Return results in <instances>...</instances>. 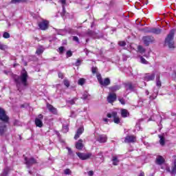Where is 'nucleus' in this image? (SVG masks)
I'll return each mask as SVG.
<instances>
[{
  "label": "nucleus",
  "mask_w": 176,
  "mask_h": 176,
  "mask_svg": "<svg viewBox=\"0 0 176 176\" xmlns=\"http://www.w3.org/2000/svg\"><path fill=\"white\" fill-rule=\"evenodd\" d=\"M125 144H131L133 142H137V138L133 135H128L125 137L124 141Z\"/></svg>",
  "instance_id": "obj_11"
},
{
  "label": "nucleus",
  "mask_w": 176,
  "mask_h": 176,
  "mask_svg": "<svg viewBox=\"0 0 176 176\" xmlns=\"http://www.w3.org/2000/svg\"><path fill=\"white\" fill-rule=\"evenodd\" d=\"M66 57H67V58H68L69 57H72V51H71V50L67 51L66 53Z\"/></svg>",
  "instance_id": "obj_41"
},
{
  "label": "nucleus",
  "mask_w": 176,
  "mask_h": 176,
  "mask_svg": "<svg viewBox=\"0 0 176 176\" xmlns=\"http://www.w3.org/2000/svg\"><path fill=\"white\" fill-rule=\"evenodd\" d=\"M175 34V31L174 30H170L169 34L167 35L165 38V45L168 46L169 49H175V46H174V35Z\"/></svg>",
  "instance_id": "obj_2"
},
{
  "label": "nucleus",
  "mask_w": 176,
  "mask_h": 176,
  "mask_svg": "<svg viewBox=\"0 0 176 176\" xmlns=\"http://www.w3.org/2000/svg\"><path fill=\"white\" fill-rule=\"evenodd\" d=\"M154 94H155V96L154 95L149 96L150 101H152V100L156 99V97H157V94H159V90L158 89L155 90V88H154Z\"/></svg>",
  "instance_id": "obj_28"
},
{
  "label": "nucleus",
  "mask_w": 176,
  "mask_h": 176,
  "mask_svg": "<svg viewBox=\"0 0 176 176\" xmlns=\"http://www.w3.org/2000/svg\"><path fill=\"white\" fill-rule=\"evenodd\" d=\"M3 37L5 38V39H9V38H10V34H9L8 32H5L3 34Z\"/></svg>",
  "instance_id": "obj_38"
},
{
  "label": "nucleus",
  "mask_w": 176,
  "mask_h": 176,
  "mask_svg": "<svg viewBox=\"0 0 176 176\" xmlns=\"http://www.w3.org/2000/svg\"><path fill=\"white\" fill-rule=\"evenodd\" d=\"M76 148L78 151H82L83 149V140L82 139H80L76 143Z\"/></svg>",
  "instance_id": "obj_21"
},
{
  "label": "nucleus",
  "mask_w": 176,
  "mask_h": 176,
  "mask_svg": "<svg viewBox=\"0 0 176 176\" xmlns=\"http://www.w3.org/2000/svg\"><path fill=\"white\" fill-rule=\"evenodd\" d=\"M116 94L115 93H110L107 97V101L109 102V104H112L113 102H115L116 101Z\"/></svg>",
  "instance_id": "obj_13"
},
{
  "label": "nucleus",
  "mask_w": 176,
  "mask_h": 176,
  "mask_svg": "<svg viewBox=\"0 0 176 176\" xmlns=\"http://www.w3.org/2000/svg\"><path fill=\"white\" fill-rule=\"evenodd\" d=\"M142 41L145 46H149L151 43L155 42V38L152 36H144L142 37Z\"/></svg>",
  "instance_id": "obj_5"
},
{
  "label": "nucleus",
  "mask_w": 176,
  "mask_h": 176,
  "mask_svg": "<svg viewBox=\"0 0 176 176\" xmlns=\"http://www.w3.org/2000/svg\"><path fill=\"white\" fill-rule=\"evenodd\" d=\"M164 163V158L162 155H157L155 160V164L162 166Z\"/></svg>",
  "instance_id": "obj_18"
},
{
  "label": "nucleus",
  "mask_w": 176,
  "mask_h": 176,
  "mask_svg": "<svg viewBox=\"0 0 176 176\" xmlns=\"http://www.w3.org/2000/svg\"><path fill=\"white\" fill-rule=\"evenodd\" d=\"M24 161L25 164L26 165L27 168H30L34 166V164H36L38 163V161L36 159L34 158L33 157H28L24 156Z\"/></svg>",
  "instance_id": "obj_3"
},
{
  "label": "nucleus",
  "mask_w": 176,
  "mask_h": 176,
  "mask_svg": "<svg viewBox=\"0 0 176 176\" xmlns=\"http://www.w3.org/2000/svg\"><path fill=\"white\" fill-rule=\"evenodd\" d=\"M12 79L14 80L16 89L19 91L24 90V89L28 86V73L27 71H25V69L21 72L20 76L13 74Z\"/></svg>",
  "instance_id": "obj_1"
},
{
  "label": "nucleus",
  "mask_w": 176,
  "mask_h": 176,
  "mask_svg": "<svg viewBox=\"0 0 176 176\" xmlns=\"http://www.w3.org/2000/svg\"><path fill=\"white\" fill-rule=\"evenodd\" d=\"M77 156L81 160H87L91 157V153H76Z\"/></svg>",
  "instance_id": "obj_10"
},
{
  "label": "nucleus",
  "mask_w": 176,
  "mask_h": 176,
  "mask_svg": "<svg viewBox=\"0 0 176 176\" xmlns=\"http://www.w3.org/2000/svg\"><path fill=\"white\" fill-rule=\"evenodd\" d=\"M63 133H68V126H64L63 128Z\"/></svg>",
  "instance_id": "obj_47"
},
{
  "label": "nucleus",
  "mask_w": 176,
  "mask_h": 176,
  "mask_svg": "<svg viewBox=\"0 0 176 176\" xmlns=\"http://www.w3.org/2000/svg\"><path fill=\"white\" fill-rule=\"evenodd\" d=\"M0 120L1 123H9V116L6 115V111L0 107Z\"/></svg>",
  "instance_id": "obj_4"
},
{
  "label": "nucleus",
  "mask_w": 176,
  "mask_h": 176,
  "mask_svg": "<svg viewBox=\"0 0 176 176\" xmlns=\"http://www.w3.org/2000/svg\"><path fill=\"white\" fill-rule=\"evenodd\" d=\"M84 131L85 129L83 128V126L78 128L76 133V135H74V140H78V138H79L80 135L83 134Z\"/></svg>",
  "instance_id": "obj_17"
},
{
  "label": "nucleus",
  "mask_w": 176,
  "mask_h": 176,
  "mask_svg": "<svg viewBox=\"0 0 176 176\" xmlns=\"http://www.w3.org/2000/svg\"><path fill=\"white\" fill-rule=\"evenodd\" d=\"M112 117L113 118L114 123H116V124H119V123H120V119L119 118V117H118V112L113 111Z\"/></svg>",
  "instance_id": "obj_20"
},
{
  "label": "nucleus",
  "mask_w": 176,
  "mask_h": 176,
  "mask_svg": "<svg viewBox=\"0 0 176 176\" xmlns=\"http://www.w3.org/2000/svg\"><path fill=\"white\" fill-rule=\"evenodd\" d=\"M75 101H76V98H73L71 100H69L68 102L69 104H70L71 105H74V104H75Z\"/></svg>",
  "instance_id": "obj_46"
},
{
  "label": "nucleus",
  "mask_w": 176,
  "mask_h": 176,
  "mask_svg": "<svg viewBox=\"0 0 176 176\" xmlns=\"http://www.w3.org/2000/svg\"><path fill=\"white\" fill-rule=\"evenodd\" d=\"M6 175H8V170L5 169L2 174V176H6Z\"/></svg>",
  "instance_id": "obj_55"
},
{
  "label": "nucleus",
  "mask_w": 176,
  "mask_h": 176,
  "mask_svg": "<svg viewBox=\"0 0 176 176\" xmlns=\"http://www.w3.org/2000/svg\"><path fill=\"white\" fill-rule=\"evenodd\" d=\"M146 32L155 34V35H159L160 34H162V29L159 28H147L146 29Z\"/></svg>",
  "instance_id": "obj_9"
},
{
  "label": "nucleus",
  "mask_w": 176,
  "mask_h": 176,
  "mask_svg": "<svg viewBox=\"0 0 176 176\" xmlns=\"http://www.w3.org/2000/svg\"><path fill=\"white\" fill-rule=\"evenodd\" d=\"M82 100H90V94L87 91H85L81 97Z\"/></svg>",
  "instance_id": "obj_27"
},
{
  "label": "nucleus",
  "mask_w": 176,
  "mask_h": 176,
  "mask_svg": "<svg viewBox=\"0 0 176 176\" xmlns=\"http://www.w3.org/2000/svg\"><path fill=\"white\" fill-rule=\"evenodd\" d=\"M87 174L89 176H93L94 175V172L93 170H89L87 172Z\"/></svg>",
  "instance_id": "obj_51"
},
{
  "label": "nucleus",
  "mask_w": 176,
  "mask_h": 176,
  "mask_svg": "<svg viewBox=\"0 0 176 176\" xmlns=\"http://www.w3.org/2000/svg\"><path fill=\"white\" fill-rule=\"evenodd\" d=\"M156 85L157 86V87H162V81H160V73H158L156 75Z\"/></svg>",
  "instance_id": "obj_25"
},
{
  "label": "nucleus",
  "mask_w": 176,
  "mask_h": 176,
  "mask_svg": "<svg viewBox=\"0 0 176 176\" xmlns=\"http://www.w3.org/2000/svg\"><path fill=\"white\" fill-rule=\"evenodd\" d=\"M138 176H145V173L143 171H141Z\"/></svg>",
  "instance_id": "obj_56"
},
{
  "label": "nucleus",
  "mask_w": 176,
  "mask_h": 176,
  "mask_svg": "<svg viewBox=\"0 0 176 176\" xmlns=\"http://www.w3.org/2000/svg\"><path fill=\"white\" fill-rule=\"evenodd\" d=\"M47 108L50 111V112H51L54 115H56L57 109H56L54 107H53V105L48 104H47Z\"/></svg>",
  "instance_id": "obj_22"
},
{
  "label": "nucleus",
  "mask_w": 176,
  "mask_h": 176,
  "mask_svg": "<svg viewBox=\"0 0 176 176\" xmlns=\"http://www.w3.org/2000/svg\"><path fill=\"white\" fill-rule=\"evenodd\" d=\"M98 70V69H97V67H92V69H91L92 74H97Z\"/></svg>",
  "instance_id": "obj_49"
},
{
  "label": "nucleus",
  "mask_w": 176,
  "mask_h": 176,
  "mask_svg": "<svg viewBox=\"0 0 176 176\" xmlns=\"http://www.w3.org/2000/svg\"><path fill=\"white\" fill-rule=\"evenodd\" d=\"M111 91H117V90H120V85H115L113 87H111L110 88Z\"/></svg>",
  "instance_id": "obj_29"
},
{
  "label": "nucleus",
  "mask_w": 176,
  "mask_h": 176,
  "mask_svg": "<svg viewBox=\"0 0 176 176\" xmlns=\"http://www.w3.org/2000/svg\"><path fill=\"white\" fill-rule=\"evenodd\" d=\"M87 35H88V36H91L92 38H96V32H93L92 30H88Z\"/></svg>",
  "instance_id": "obj_30"
},
{
  "label": "nucleus",
  "mask_w": 176,
  "mask_h": 176,
  "mask_svg": "<svg viewBox=\"0 0 176 176\" xmlns=\"http://www.w3.org/2000/svg\"><path fill=\"white\" fill-rule=\"evenodd\" d=\"M121 116L122 118H127L130 116V113L129 111L126 109H121Z\"/></svg>",
  "instance_id": "obj_24"
},
{
  "label": "nucleus",
  "mask_w": 176,
  "mask_h": 176,
  "mask_svg": "<svg viewBox=\"0 0 176 176\" xmlns=\"http://www.w3.org/2000/svg\"><path fill=\"white\" fill-rule=\"evenodd\" d=\"M8 131L6 122H0V135H3Z\"/></svg>",
  "instance_id": "obj_14"
},
{
  "label": "nucleus",
  "mask_w": 176,
  "mask_h": 176,
  "mask_svg": "<svg viewBox=\"0 0 176 176\" xmlns=\"http://www.w3.org/2000/svg\"><path fill=\"white\" fill-rule=\"evenodd\" d=\"M140 63L142 64H146V65L149 64V62H148L146 59L142 56H140Z\"/></svg>",
  "instance_id": "obj_33"
},
{
  "label": "nucleus",
  "mask_w": 176,
  "mask_h": 176,
  "mask_svg": "<svg viewBox=\"0 0 176 176\" xmlns=\"http://www.w3.org/2000/svg\"><path fill=\"white\" fill-rule=\"evenodd\" d=\"M138 50L140 52V53H145V49L141 45L138 47Z\"/></svg>",
  "instance_id": "obj_39"
},
{
  "label": "nucleus",
  "mask_w": 176,
  "mask_h": 176,
  "mask_svg": "<svg viewBox=\"0 0 176 176\" xmlns=\"http://www.w3.org/2000/svg\"><path fill=\"white\" fill-rule=\"evenodd\" d=\"M118 101H120V104H122V105H126V100H124V98H123L122 97H119Z\"/></svg>",
  "instance_id": "obj_37"
},
{
  "label": "nucleus",
  "mask_w": 176,
  "mask_h": 176,
  "mask_svg": "<svg viewBox=\"0 0 176 176\" xmlns=\"http://www.w3.org/2000/svg\"><path fill=\"white\" fill-rule=\"evenodd\" d=\"M72 118H76V116H75V113L74 112H72V115H71Z\"/></svg>",
  "instance_id": "obj_59"
},
{
  "label": "nucleus",
  "mask_w": 176,
  "mask_h": 176,
  "mask_svg": "<svg viewBox=\"0 0 176 176\" xmlns=\"http://www.w3.org/2000/svg\"><path fill=\"white\" fill-rule=\"evenodd\" d=\"M8 49V45L0 42V50H6Z\"/></svg>",
  "instance_id": "obj_34"
},
{
  "label": "nucleus",
  "mask_w": 176,
  "mask_h": 176,
  "mask_svg": "<svg viewBox=\"0 0 176 176\" xmlns=\"http://www.w3.org/2000/svg\"><path fill=\"white\" fill-rule=\"evenodd\" d=\"M107 118H112V113H107Z\"/></svg>",
  "instance_id": "obj_60"
},
{
  "label": "nucleus",
  "mask_w": 176,
  "mask_h": 176,
  "mask_svg": "<svg viewBox=\"0 0 176 176\" xmlns=\"http://www.w3.org/2000/svg\"><path fill=\"white\" fill-rule=\"evenodd\" d=\"M43 53V48L40 47L37 49L36 54L39 56V54H42Z\"/></svg>",
  "instance_id": "obj_35"
},
{
  "label": "nucleus",
  "mask_w": 176,
  "mask_h": 176,
  "mask_svg": "<svg viewBox=\"0 0 176 176\" xmlns=\"http://www.w3.org/2000/svg\"><path fill=\"white\" fill-rule=\"evenodd\" d=\"M25 0H11V3H20V2H24Z\"/></svg>",
  "instance_id": "obj_42"
},
{
  "label": "nucleus",
  "mask_w": 176,
  "mask_h": 176,
  "mask_svg": "<svg viewBox=\"0 0 176 176\" xmlns=\"http://www.w3.org/2000/svg\"><path fill=\"white\" fill-rule=\"evenodd\" d=\"M58 78H60V79H64V74L61 72L58 73Z\"/></svg>",
  "instance_id": "obj_53"
},
{
  "label": "nucleus",
  "mask_w": 176,
  "mask_h": 176,
  "mask_svg": "<svg viewBox=\"0 0 176 176\" xmlns=\"http://www.w3.org/2000/svg\"><path fill=\"white\" fill-rule=\"evenodd\" d=\"M43 115L39 114L34 120V123L36 126V127H39L40 129L43 127Z\"/></svg>",
  "instance_id": "obj_8"
},
{
  "label": "nucleus",
  "mask_w": 176,
  "mask_h": 176,
  "mask_svg": "<svg viewBox=\"0 0 176 176\" xmlns=\"http://www.w3.org/2000/svg\"><path fill=\"white\" fill-rule=\"evenodd\" d=\"M85 83H86V79L82 78H80V79L78 80V84L80 86H83V85H85Z\"/></svg>",
  "instance_id": "obj_31"
},
{
  "label": "nucleus",
  "mask_w": 176,
  "mask_h": 176,
  "mask_svg": "<svg viewBox=\"0 0 176 176\" xmlns=\"http://www.w3.org/2000/svg\"><path fill=\"white\" fill-rule=\"evenodd\" d=\"M118 45L119 46H121V47H124L126 45V41H119Z\"/></svg>",
  "instance_id": "obj_43"
},
{
  "label": "nucleus",
  "mask_w": 176,
  "mask_h": 176,
  "mask_svg": "<svg viewBox=\"0 0 176 176\" xmlns=\"http://www.w3.org/2000/svg\"><path fill=\"white\" fill-rule=\"evenodd\" d=\"M115 3L113 2V1H110V3H109V6H113V4H114Z\"/></svg>",
  "instance_id": "obj_58"
},
{
  "label": "nucleus",
  "mask_w": 176,
  "mask_h": 176,
  "mask_svg": "<svg viewBox=\"0 0 176 176\" xmlns=\"http://www.w3.org/2000/svg\"><path fill=\"white\" fill-rule=\"evenodd\" d=\"M96 77H97L98 81L100 83L102 80V77H101V74H97Z\"/></svg>",
  "instance_id": "obj_44"
},
{
  "label": "nucleus",
  "mask_w": 176,
  "mask_h": 176,
  "mask_svg": "<svg viewBox=\"0 0 176 176\" xmlns=\"http://www.w3.org/2000/svg\"><path fill=\"white\" fill-rule=\"evenodd\" d=\"M100 85L101 86H104V87H107V86H109L111 85V80L109 78H104V80H101L100 82Z\"/></svg>",
  "instance_id": "obj_19"
},
{
  "label": "nucleus",
  "mask_w": 176,
  "mask_h": 176,
  "mask_svg": "<svg viewBox=\"0 0 176 176\" xmlns=\"http://www.w3.org/2000/svg\"><path fill=\"white\" fill-rule=\"evenodd\" d=\"M111 162L113 163V166H118L119 162H120L116 155H112Z\"/></svg>",
  "instance_id": "obj_23"
},
{
  "label": "nucleus",
  "mask_w": 176,
  "mask_h": 176,
  "mask_svg": "<svg viewBox=\"0 0 176 176\" xmlns=\"http://www.w3.org/2000/svg\"><path fill=\"white\" fill-rule=\"evenodd\" d=\"M122 57H123V60L124 61H126L127 60V56H126V55L123 54Z\"/></svg>",
  "instance_id": "obj_57"
},
{
  "label": "nucleus",
  "mask_w": 176,
  "mask_h": 176,
  "mask_svg": "<svg viewBox=\"0 0 176 176\" xmlns=\"http://www.w3.org/2000/svg\"><path fill=\"white\" fill-rule=\"evenodd\" d=\"M107 140L108 138L107 137V135H99L96 138V141H98L100 144H104L107 142Z\"/></svg>",
  "instance_id": "obj_15"
},
{
  "label": "nucleus",
  "mask_w": 176,
  "mask_h": 176,
  "mask_svg": "<svg viewBox=\"0 0 176 176\" xmlns=\"http://www.w3.org/2000/svg\"><path fill=\"white\" fill-rule=\"evenodd\" d=\"M65 175H71L72 174V171H71V169L67 168L64 170Z\"/></svg>",
  "instance_id": "obj_36"
},
{
  "label": "nucleus",
  "mask_w": 176,
  "mask_h": 176,
  "mask_svg": "<svg viewBox=\"0 0 176 176\" xmlns=\"http://www.w3.org/2000/svg\"><path fill=\"white\" fill-rule=\"evenodd\" d=\"M56 31H57L58 35H63V32L64 30H56Z\"/></svg>",
  "instance_id": "obj_54"
},
{
  "label": "nucleus",
  "mask_w": 176,
  "mask_h": 176,
  "mask_svg": "<svg viewBox=\"0 0 176 176\" xmlns=\"http://www.w3.org/2000/svg\"><path fill=\"white\" fill-rule=\"evenodd\" d=\"M73 41H74L75 42H77V43H79V38H78V36H76L73 37Z\"/></svg>",
  "instance_id": "obj_50"
},
{
  "label": "nucleus",
  "mask_w": 176,
  "mask_h": 176,
  "mask_svg": "<svg viewBox=\"0 0 176 176\" xmlns=\"http://www.w3.org/2000/svg\"><path fill=\"white\" fill-rule=\"evenodd\" d=\"M173 78H176V72L173 74Z\"/></svg>",
  "instance_id": "obj_64"
},
{
  "label": "nucleus",
  "mask_w": 176,
  "mask_h": 176,
  "mask_svg": "<svg viewBox=\"0 0 176 176\" xmlns=\"http://www.w3.org/2000/svg\"><path fill=\"white\" fill-rule=\"evenodd\" d=\"M158 137L160 138V145H162V146H164V145L166 144V140L164 139V136H163V135H159Z\"/></svg>",
  "instance_id": "obj_26"
},
{
  "label": "nucleus",
  "mask_w": 176,
  "mask_h": 176,
  "mask_svg": "<svg viewBox=\"0 0 176 176\" xmlns=\"http://www.w3.org/2000/svg\"><path fill=\"white\" fill-rule=\"evenodd\" d=\"M103 121L105 122L106 123L108 122V119L107 118H104Z\"/></svg>",
  "instance_id": "obj_63"
},
{
  "label": "nucleus",
  "mask_w": 176,
  "mask_h": 176,
  "mask_svg": "<svg viewBox=\"0 0 176 176\" xmlns=\"http://www.w3.org/2000/svg\"><path fill=\"white\" fill-rule=\"evenodd\" d=\"M145 93L146 96H149V91H148L147 89L145 90Z\"/></svg>",
  "instance_id": "obj_61"
},
{
  "label": "nucleus",
  "mask_w": 176,
  "mask_h": 176,
  "mask_svg": "<svg viewBox=\"0 0 176 176\" xmlns=\"http://www.w3.org/2000/svg\"><path fill=\"white\" fill-rule=\"evenodd\" d=\"M124 87L126 91H129V93H131L132 91H137V89H135V87H137V85H133L131 82L125 83Z\"/></svg>",
  "instance_id": "obj_7"
},
{
  "label": "nucleus",
  "mask_w": 176,
  "mask_h": 176,
  "mask_svg": "<svg viewBox=\"0 0 176 176\" xmlns=\"http://www.w3.org/2000/svg\"><path fill=\"white\" fill-rule=\"evenodd\" d=\"M67 150H68L69 155H74L72 150L69 147H67Z\"/></svg>",
  "instance_id": "obj_52"
},
{
  "label": "nucleus",
  "mask_w": 176,
  "mask_h": 176,
  "mask_svg": "<svg viewBox=\"0 0 176 176\" xmlns=\"http://www.w3.org/2000/svg\"><path fill=\"white\" fill-rule=\"evenodd\" d=\"M58 50H59V53H60V54H63V53H64V47H60L58 48Z\"/></svg>",
  "instance_id": "obj_48"
},
{
  "label": "nucleus",
  "mask_w": 176,
  "mask_h": 176,
  "mask_svg": "<svg viewBox=\"0 0 176 176\" xmlns=\"http://www.w3.org/2000/svg\"><path fill=\"white\" fill-rule=\"evenodd\" d=\"M171 174H176V159L174 160V166L172 168Z\"/></svg>",
  "instance_id": "obj_32"
},
{
  "label": "nucleus",
  "mask_w": 176,
  "mask_h": 176,
  "mask_svg": "<svg viewBox=\"0 0 176 176\" xmlns=\"http://www.w3.org/2000/svg\"><path fill=\"white\" fill-rule=\"evenodd\" d=\"M155 73H152L151 74H145L144 79V80H146V82H149L151 80H155Z\"/></svg>",
  "instance_id": "obj_16"
},
{
  "label": "nucleus",
  "mask_w": 176,
  "mask_h": 176,
  "mask_svg": "<svg viewBox=\"0 0 176 176\" xmlns=\"http://www.w3.org/2000/svg\"><path fill=\"white\" fill-rule=\"evenodd\" d=\"M63 83L66 87H69V81L68 80H64Z\"/></svg>",
  "instance_id": "obj_45"
},
{
  "label": "nucleus",
  "mask_w": 176,
  "mask_h": 176,
  "mask_svg": "<svg viewBox=\"0 0 176 176\" xmlns=\"http://www.w3.org/2000/svg\"><path fill=\"white\" fill-rule=\"evenodd\" d=\"M38 27L40 30H42V31H46V30L49 28V21L43 20L38 23Z\"/></svg>",
  "instance_id": "obj_12"
},
{
  "label": "nucleus",
  "mask_w": 176,
  "mask_h": 176,
  "mask_svg": "<svg viewBox=\"0 0 176 176\" xmlns=\"http://www.w3.org/2000/svg\"><path fill=\"white\" fill-rule=\"evenodd\" d=\"M98 156H100L101 157H102V152H100L98 153Z\"/></svg>",
  "instance_id": "obj_62"
},
{
  "label": "nucleus",
  "mask_w": 176,
  "mask_h": 176,
  "mask_svg": "<svg viewBox=\"0 0 176 176\" xmlns=\"http://www.w3.org/2000/svg\"><path fill=\"white\" fill-rule=\"evenodd\" d=\"M82 64V60L80 59H77L76 62L74 63V65L76 67H79Z\"/></svg>",
  "instance_id": "obj_40"
},
{
  "label": "nucleus",
  "mask_w": 176,
  "mask_h": 176,
  "mask_svg": "<svg viewBox=\"0 0 176 176\" xmlns=\"http://www.w3.org/2000/svg\"><path fill=\"white\" fill-rule=\"evenodd\" d=\"M60 3H62L63 11L60 13V16L63 19H67V17L69 16V13L67 12L65 10V3H67V0H60Z\"/></svg>",
  "instance_id": "obj_6"
}]
</instances>
